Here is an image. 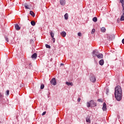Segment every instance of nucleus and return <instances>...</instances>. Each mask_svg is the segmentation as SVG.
<instances>
[{
    "label": "nucleus",
    "instance_id": "nucleus-35",
    "mask_svg": "<svg viewBox=\"0 0 124 124\" xmlns=\"http://www.w3.org/2000/svg\"><path fill=\"white\" fill-rule=\"evenodd\" d=\"M117 22H118V23H120V19H117Z\"/></svg>",
    "mask_w": 124,
    "mask_h": 124
},
{
    "label": "nucleus",
    "instance_id": "nucleus-34",
    "mask_svg": "<svg viewBox=\"0 0 124 124\" xmlns=\"http://www.w3.org/2000/svg\"><path fill=\"white\" fill-rule=\"evenodd\" d=\"M101 100L100 99H98V101H99V102H100Z\"/></svg>",
    "mask_w": 124,
    "mask_h": 124
},
{
    "label": "nucleus",
    "instance_id": "nucleus-11",
    "mask_svg": "<svg viewBox=\"0 0 124 124\" xmlns=\"http://www.w3.org/2000/svg\"><path fill=\"white\" fill-rule=\"evenodd\" d=\"M61 34L62 35V36L63 37H65V36H66V32H65V31H62L61 33Z\"/></svg>",
    "mask_w": 124,
    "mask_h": 124
},
{
    "label": "nucleus",
    "instance_id": "nucleus-17",
    "mask_svg": "<svg viewBox=\"0 0 124 124\" xmlns=\"http://www.w3.org/2000/svg\"><path fill=\"white\" fill-rule=\"evenodd\" d=\"M101 31H102V32H105L106 31V29H105L104 27H102L101 29Z\"/></svg>",
    "mask_w": 124,
    "mask_h": 124
},
{
    "label": "nucleus",
    "instance_id": "nucleus-22",
    "mask_svg": "<svg viewBox=\"0 0 124 124\" xmlns=\"http://www.w3.org/2000/svg\"><path fill=\"white\" fill-rule=\"evenodd\" d=\"M31 26H35V22L34 21H31Z\"/></svg>",
    "mask_w": 124,
    "mask_h": 124
},
{
    "label": "nucleus",
    "instance_id": "nucleus-1",
    "mask_svg": "<svg viewBox=\"0 0 124 124\" xmlns=\"http://www.w3.org/2000/svg\"><path fill=\"white\" fill-rule=\"evenodd\" d=\"M123 91L122 90V87L120 86H117L115 88V98L118 101H120L122 99V93Z\"/></svg>",
    "mask_w": 124,
    "mask_h": 124
},
{
    "label": "nucleus",
    "instance_id": "nucleus-37",
    "mask_svg": "<svg viewBox=\"0 0 124 124\" xmlns=\"http://www.w3.org/2000/svg\"><path fill=\"white\" fill-rule=\"evenodd\" d=\"M50 61H51V62H52V61H53V59H50Z\"/></svg>",
    "mask_w": 124,
    "mask_h": 124
},
{
    "label": "nucleus",
    "instance_id": "nucleus-6",
    "mask_svg": "<svg viewBox=\"0 0 124 124\" xmlns=\"http://www.w3.org/2000/svg\"><path fill=\"white\" fill-rule=\"evenodd\" d=\"M90 80L91 82H93V83H94L95 81H96V78H95L94 76H93L91 77Z\"/></svg>",
    "mask_w": 124,
    "mask_h": 124
},
{
    "label": "nucleus",
    "instance_id": "nucleus-23",
    "mask_svg": "<svg viewBox=\"0 0 124 124\" xmlns=\"http://www.w3.org/2000/svg\"><path fill=\"white\" fill-rule=\"evenodd\" d=\"M94 32H95V29H93L91 33L92 34H93V33H94Z\"/></svg>",
    "mask_w": 124,
    "mask_h": 124
},
{
    "label": "nucleus",
    "instance_id": "nucleus-25",
    "mask_svg": "<svg viewBox=\"0 0 124 124\" xmlns=\"http://www.w3.org/2000/svg\"><path fill=\"white\" fill-rule=\"evenodd\" d=\"M6 95H9V90H7L6 92Z\"/></svg>",
    "mask_w": 124,
    "mask_h": 124
},
{
    "label": "nucleus",
    "instance_id": "nucleus-24",
    "mask_svg": "<svg viewBox=\"0 0 124 124\" xmlns=\"http://www.w3.org/2000/svg\"><path fill=\"white\" fill-rule=\"evenodd\" d=\"M41 90H43L44 89V84H41L40 87Z\"/></svg>",
    "mask_w": 124,
    "mask_h": 124
},
{
    "label": "nucleus",
    "instance_id": "nucleus-8",
    "mask_svg": "<svg viewBox=\"0 0 124 124\" xmlns=\"http://www.w3.org/2000/svg\"><path fill=\"white\" fill-rule=\"evenodd\" d=\"M60 2L61 5H65V0H60Z\"/></svg>",
    "mask_w": 124,
    "mask_h": 124
},
{
    "label": "nucleus",
    "instance_id": "nucleus-3",
    "mask_svg": "<svg viewBox=\"0 0 124 124\" xmlns=\"http://www.w3.org/2000/svg\"><path fill=\"white\" fill-rule=\"evenodd\" d=\"M123 7V14L120 18V21H124V0H120Z\"/></svg>",
    "mask_w": 124,
    "mask_h": 124
},
{
    "label": "nucleus",
    "instance_id": "nucleus-27",
    "mask_svg": "<svg viewBox=\"0 0 124 124\" xmlns=\"http://www.w3.org/2000/svg\"><path fill=\"white\" fill-rule=\"evenodd\" d=\"M5 40H6V41H7V42H9V40L8 37H5Z\"/></svg>",
    "mask_w": 124,
    "mask_h": 124
},
{
    "label": "nucleus",
    "instance_id": "nucleus-10",
    "mask_svg": "<svg viewBox=\"0 0 124 124\" xmlns=\"http://www.w3.org/2000/svg\"><path fill=\"white\" fill-rule=\"evenodd\" d=\"M109 38L110 39V40H113V39H115V35L112 34V35H110L109 36Z\"/></svg>",
    "mask_w": 124,
    "mask_h": 124
},
{
    "label": "nucleus",
    "instance_id": "nucleus-20",
    "mask_svg": "<svg viewBox=\"0 0 124 124\" xmlns=\"http://www.w3.org/2000/svg\"><path fill=\"white\" fill-rule=\"evenodd\" d=\"M64 18L65 20H67L68 19V14L66 13L65 14Z\"/></svg>",
    "mask_w": 124,
    "mask_h": 124
},
{
    "label": "nucleus",
    "instance_id": "nucleus-29",
    "mask_svg": "<svg viewBox=\"0 0 124 124\" xmlns=\"http://www.w3.org/2000/svg\"><path fill=\"white\" fill-rule=\"evenodd\" d=\"M80 101H81V98L79 97L78 99V102H80Z\"/></svg>",
    "mask_w": 124,
    "mask_h": 124
},
{
    "label": "nucleus",
    "instance_id": "nucleus-14",
    "mask_svg": "<svg viewBox=\"0 0 124 124\" xmlns=\"http://www.w3.org/2000/svg\"><path fill=\"white\" fill-rule=\"evenodd\" d=\"M24 7L26 8V9H31V6L27 4H24Z\"/></svg>",
    "mask_w": 124,
    "mask_h": 124
},
{
    "label": "nucleus",
    "instance_id": "nucleus-16",
    "mask_svg": "<svg viewBox=\"0 0 124 124\" xmlns=\"http://www.w3.org/2000/svg\"><path fill=\"white\" fill-rule=\"evenodd\" d=\"M65 84H66L67 85V86H73V83H72V82H68L66 81L65 82Z\"/></svg>",
    "mask_w": 124,
    "mask_h": 124
},
{
    "label": "nucleus",
    "instance_id": "nucleus-30",
    "mask_svg": "<svg viewBox=\"0 0 124 124\" xmlns=\"http://www.w3.org/2000/svg\"><path fill=\"white\" fill-rule=\"evenodd\" d=\"M44 115H46V111H44V112L42 114V116H44Z\"/></svg>",
    "mask_w": 124,
    "mask_h": 124
},
{
    "label": "nucleus",
    "instance_id": "nucleus-21",
    "mask_svg": "<svg viewBox=\"0 0 124 124\" xmlns=\"http://www.w3.org/2000/svg\"><path fill=\"white\" fill-rule=\"evenodd\" d=\"M50 34L51 35V37L52 38H54V35H55V34H54V33H53L52 31L50 32Z\"/></svg>",
    "mask_w": 124,
    "mask_h": 124
},
{
    "label": "nucleus",
    "instance_id": "nucleus-12",
    "mask_svg": "<svg viewBox=\"0 0 124 124\" xmlns=\"http://www.w3.org/2000/svg\"><path fill=\"white\" fill-rule=\"evenodd\" d=\"M100 65H103L104 64V60L103 59L101 60L99 62Z\"/></svg>",
    "mask_w": 124,
    "mask_h": 124
},
{
    "label": "nucleus",
    "instance_id": "nucleus-31",
    "mask_svg": "<svg viewBox=\"0 0 124 124\" xmlns=\"http://www.w3.org/2000/svg\"><path fill=\"white\" fill-rule=\"evenodd\" d=\"M2 96H3V94L1 93L0 92V97H2Z\"/></svg>",
    "mask_w": 124,
    "mask_h": 124
},
{
    "label": "nucleus",
    "instance_id": "nucleus-15",
    "mask_svg": "<svg viewBox=\"0 0 124 124\" xmlns=\"http://www.w3.org/2000/svg\"><path fill=\"white\" fill-rule=\"evenodd\" d=\"M86 122L87 123H91V117L88 116L86 118Z\"/></svg>",
    "mask_w": 124,
    "mask_h": 124
},
{
    "label": "nucleus",
    "instance_id": "nucleus-26",
    "mask_svg": "<svg viewBox=\"0 0 124 124\" xmlns=\"http://www.w3.org/2000/svg\"><path fill=\"white\" fill-rule=\"evenodd\" d=\"M46 48H48L49 49H50V48H51V46H50V45H46Z\"/></svg>",
    "mask_w": 124,
    "mask_h": 124
},
{
    "label": "nucleus",
    "instance_id": "nucleus-4",
    "mask_svg": "<svg viewBox=\"0 0 124 124\" xmlns=\"http://www.w3.org/2000/svg\"><path fill=\"white\" fill-rule=\"evenodd\" d=\"M93 57H95V56H96L98 59H102V58H103V54L101 53L99 54H96V51L95 50L93 51Z\"/></svg>",
    "mask_w": 124,
    "mask_h": 124
},
{
    "label": "nucleus",
    "instance_id": "nucleus-39",
    "mask_svg": "<svg viewBox=\"0 0 124 124\" xmlns=\"http://www.w3.org/2000/svg\"><path fill=\"white\" fill-rule=\"evenodd\" d=\"M97 53H98V52H96Z\"/></svg>",
    "mask_w": 124,
    "mask_h": 124
},
{
    "label": "nucleus",
    "instance_id": "nucleus-2",
    "mask_svg": "<svg viewBox=\"0 0 124 124\" xmlns=\"http://www.w3.org/2000/svg\"><path fill=\"white\" fill-rule=\"evenodd\" d=\"M87 106L88 108L90 107H95L96 106V103L93 100H91L90 102L87 103Z\"/></svg>",
    "mask_w": 124,
    "mask_h": 124
},
{
    "label": "nucleus",
    "instance_id": "nucleus-5",
    "mask_svg": "<svg viewBox=\"0 0 124 124\" xmlns=\"http://www.w3.org/2000/svg\"><path fill=\"white\" fill-rule=\"evenodd\" d=\"M50 83L52 84L53 86H56L57 85V81H56V78H53L50 80Z\"/></svg>",
    "mask_w": 124,
    "mask_h": 124
},
{
    "label": "nucleus",
    "instance_id": "nucleus-38",
    "mask_svg": "<svg viewBox=\"0 0 124 124\" xmlns=\"http://www.w3.org/2000/svg\"><path fill=\"white\" fill-rule=\"evenodd\" d=\"M11 43H13V41H12V42H11Z\"/></svg>",
    "mask_w": 124,
    "mask_h": 124
},
{
    "label": "nucleus",
    "instance_id": "nucleus-28",
    "mask_svg": "<svg viewBox=\"0 0 124 124\" xmlns=\"http://www.w3.org/2000/svg\"><path fill=\"white\" fill-rule=\"evenodd\" d=\"M78 36H82V33L81 32H78Z\"/></svg>",
    "mask_w": 124,
    "mask_h": 124
},
{
    "label": "nucleus",
    "instance_id": "nucleus-36",
    "mask_svg": "<svg viewBox=\"0 0 124 124\" xmlns=\"http://www.w3.org/2000/svg\"><path fill=\"white\" fill-rule=\"evenodd\" d=\"M61 65H64V64L63 63H61Z\"/></svg>",
    "mask_w": 124,
    "mask_h": 124
},
{
    "label": "nucleus",
    "instance_id": "nucleus-7",
    "mask_svg": "<svg viewBox=\"0 0 124 124\" xmlns=\"http://www.w3.org/2000/svg\"><path fill=\"white\" fill-rule=\"evenodd\" d=\"M103 111H106L107 110V108L106 107V103L104 102L103 104V108H102Z\"/></svg>",
    "mask_w": 124,
    "mask_h": 124
},
{
    "label": "nucleus",
    "instance_id": "nucleus-32",
    "mask_svg": "<svg viewBox=\"0 0 124 124\" xmlns=\"http://www.w3.org/2000/svg\"><path fill=\"white\" fill-rule=\"evenodd\" d=\"M53 43H55V38H52V39Z\"/></svg>",
    "mask_w": 124,
    "mask_h": 124
},
{
    "label": "nucleus",
    "instance_id": "nucleus-33",
    "mask_svg": "<svg viewBox=\"0 0 124 124\" xmlns=\"http://www.w3.org/2000/svg\"><path fill=\"white\" fill-rule=\"evenodd\" d=\"M122 43H123V44H124V39H123L122 40Z\"/></svg>",
    "mask_w": 124,
    "mask_h": 124
},
{
    "label": "nucleus",
    "instance_id": "nucleus-18",
    "mask_svg": "<svg viewBox=\"0 0 124 124\" xmlns=\"http://www.w3.org/2000/svg\"><path fill=\"white\" fill-rule=\"evenodd\" d=\"M30 14L31 15V16H32V17H35V15L34 14V13H33V12L31 11L30 12Z\"/></svg>",
    "mask_w": 124,
    "mask_h": 124
},
{
    "label": "nucleus",
    "instance_id": "nucleus-19",
    "mask_svg": "<svg viewBox=\"0 0 124 124\" xmlns=\"http://www.w3.org/2000/svg\"><path fill=\"white\" fill-rule=\"evenodd\" d=\"M93 21H94L95 23H96V22H97V17H93Z\"/></svg>",
    "mask_w": 124,
    "mask_h": 124
},
{
    "label": "nucleus",
    "instance_id": "nucleus-13",
    "mask_svg": "<svg viewBox=\"0 0 124 124\" xmlns=\"http://www.w3.org/2000/svg\"><path fill=\"white\" fill-rule=\"evenodd\" d=\"M31 58L32 59H36V58H37V54L34 53L33 55H32Z\"/></svg>",
    "mask_w": 124,
    "mask_h": 124
},
{
    "label": "nucleus",
    "instance_id": "nucleus-9",
    "mask_svg": "<svg viewBox=\"0 0 124 124\" xmlns=\"http://www.w3.org/2000/svg\"><path fill=\"white\" fill-rule=\"evenodd\" d=\"M15 29L16 31H19V30H21V27H19V25L16 24L15 25Z\"/></svg>",
    "mask_w": 124,
    "mask_h": 124
}]
</instances>
